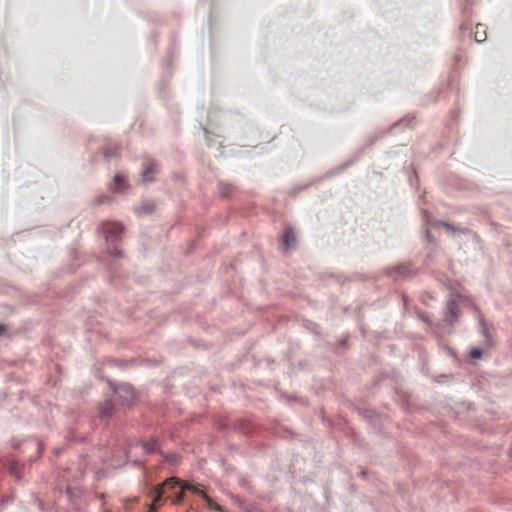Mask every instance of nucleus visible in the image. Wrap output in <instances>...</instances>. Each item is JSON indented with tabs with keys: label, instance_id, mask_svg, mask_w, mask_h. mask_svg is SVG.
Wrapping results in <instances>:
<instances>
[{
	"label": "nucleus",
	"instance_id": "nucleus-9",
	"mask_svg": "<svg viewBox=\"0 0 512 512\" xmlns=\"http://www.w3.org/2000/svg\"><path fill=\"white\" fill-rule=\"evenodd\" d=\"M122 392H125L128 397H127V400H129L130 398H133V391L131 389L130 386L128 385H122L118 390H117V393L121 395Z\"/></svg>",
	"mask_w": 512,
	"mask_h": 512
},
{
	"label": "nucleus",
	"instance_id": "nucleus-16",
	"mask_svg": "<svg viewBox=\"0 0 512 512\" xmlns=\"http://www.w3.org/2000/svg\"><path fill=\"white\" fill-rule=\"evenodd\" d=\"M102 512H109V511L106 508H104Z\"/></svg>",
	"mask_w": 512,
	"mask_h": 512
},
{
	"label": "nucleus",
	"instance_id": "nucleus-15",
	"mask_svg": "<svg viewBox=\"0 0 512 512\" xmlns=\"http://www.w3.org/2000/svg\"><path fill=\"white\" fill-rule=\"evenodd\" d=\"M450 311H451L452 314H454V310H453L452 307H450Z\"/></svg>",
	"mask_w": 512,
	"mask_h": 512
},
{
	"label": "nucleus",
	"instance_id": "nucleus-5",
	"mask_svg": "<svg viewBox=\"0 0 512 512\" xmlns=\"http://www.w3.org/2000/svg\"><path fill=\"white\" fill-rule=\"evenodd\" d=\"M474 37L478 43L484 42L487 39V33H486V29H485L484 25H482V24L476 25Z\"/></svg>",
	"mask_w": 512,
	"mask_h": 512
},
{
	"label": "nucleus",
	"instance_id": "nucleus-10",
	"mask_svg": "<svg viewBox=\"0 0 512 512\" xmlns=\"http://www.w3.org/2000/svg\"><path fill=\"white\" fill-rule=\"evenodd\" d=\"M220 189H221L222 195H224V196H228L233 191V187L228 184H221Z\"/></svg>",
	"mask_w": 512,
	"mask_h": 512
},
{
	"label": "nucleus",
	"instance_id": "nucleus-13",
	"mask_svg": "<svg viewBox=\"0 0 512 512\" xmlns=\"http://www.w3.org/2000/svg\"><path fill=\"white\" fill-rule=\"evenodd\" d=\"M5 327L3 325H0V335L4 332Z\"/></svg>",
	"mask_w": 512,
	"mask_h": 512
},
{
	"label": "nucleus",
	"instance_id": "nucleus-6",
	"mask_svg": "<svg viewBox=\"0 0 512 512\" xmlns=\"http://www.w3.org/2000/svg\"><path fill=\"white\" fill-rule=\"evenodd\" d=\"M177 485H179V482L176 481L174 478H171L167 481H165L162 485L161 491H159V498L167 493L169 489L175 488Z\"/></svg>",
	"mask_w": 512,
	"mask_h": 512
},
{
	"label": "nucleus",
	"instance_id": "nucleus-14",
	"mask_svg": "<svg viewBox=\"0 0 512 512\" xmlns=\"http://www.w3.org/2000/svg\"><path fill=\"white\" fill-rule=\"evenodd\" d=\"M444 226H445L446 228H448V229H450V228H451L449 224H444Z\"/></svg>",
	"mask_w": 512,
	"mask_h": 512
},
{
	"label": "nucleus",
	"instance_id": "nucleus-1",
	"mask_svg": "<svg viewBox=\"0 0 512 512\" xmlns=\"http://www.w3.org/2000/svg\"><path fill=\"white\" fill-rule=\"evenodd\" d=\"M123 231V226L117 222H107L103 225V233L105 234L106 240L108 241L118 240Z\"/></svg>",
	"mask_w": 512,
	"mask_h": 512
},
{
	"label": "nucleus",
	"instance_id": "nucleus-7",
	"mask_svg": "<svg viewBox=\"0 0 512 512\" xmlns=\"http://www.w3.org/2000/svg\"><path fill=\"white\" fill-rule=\"evenodd\" d=\"M157 448L158 442L155 439H151L143 444V449L147 454L154 453L157 450Z\"/></svg>",
	"mask_w": 512,
	"mask_h": 512
},
{
	"label": "nucleus",
	"instance_id": "nucleus-8",
	"mask_svg": "<svg viewBox=\"0 0 512 512\" xmlns=\"http://www.w3.org/2000/svg\"><path fill=\"white\" fill-rule=\"evenodd\" d=\"M125 187V178L123 175H116L114 178V189L121 191Z\"/></svg>",
	"mask_w": 512,
	"mask_h": 512
},
{
	"label": "nucleus",
	"instance_id": "nucleus-11",
	"mask_svg": "<svg viewBox=\"0 0 512 512\" xmlns=\"http://www.w3.org/2000/svg\"><path fill=\"white\" fill-rule=\"evenodd\" d=\"M396 272L402 276L405 277L408 275L409 269L406 266H400L396 268Z\"/></svg>",
	"mask_w": 512,
	"mask_h": 512
},
{
	"label": "nucleus",
	"instance_id": "nucleus-12",
	"mask_svg": "<svg viewBox=\"0 0 512 512\" xmlns=\"http://www.w3.org/2000/svg\"><path fill=\"white\" fill-rule=\"evenodd\" d=\"M481 355H482V351L479 348H473L470 351L471 358L478 359L481 357Z\"/></svg>",
	"mask_w": 512,
	"mask_h": 512
},
{
	"label": "nucleus",
	"instance_id": "nucleus-2",
	"mask_svg": "<svg viewBox=\"0 0 512 512\" xmlns=\"http://www.w3.org/2000/svg\"><path fill=\"white\" fill-rule=\"evenodd\" d=\"M184 490L192 491L198 495L203 496L208 502L210 501V499L205 495L204 487L202 485L196 484L193 482H188V481H184L180 487V491L175 492V494H178V496H177L178 501L181 500Z\"/></svg>",
	"mask_w": 512,
	"mask_h": 512
},
{
	"label": "nucleus",
	"instance_id": "nucleus-4",
	"mask_svg": "<svg viewBox=\"0 0 512 512\" xmlns=\"http://www.w3.org/2000/svg\"><path fill=\"white\" fill-rule=\"evenodd\" d=\"M157 171H158L157 165L153 162H150L149 164H147V166L145 167V169L142 173L143 180L147 181V182L152 181L153 174H155Z\"/></svg>",
	"mask_w": 512,
	"mask_h": 512
},
{
	"label": "nucleus",
	"instance_id": "nucleus-3",
	"mask_svg": "<svg viewBox=\"0 0 512 512\" xmlns=\"http://www.w3.org/2000/svg\"><path fill=\"white\" fill-rule=\"evenodd\" d=\"M282 241L287 249L294 247L296 243V236L292 228H286L284 230Z\"/></svg>",
	"mask_w": 512,
	"mask_h": 512
}]
</instances>
